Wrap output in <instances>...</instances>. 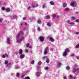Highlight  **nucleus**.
Listing matches in <instances>:
<instances>
[{
    "label": "nucleus",
    "instance_id": "obj_22",
    "mask_svg": "<svg viewBox=\"0 0 79 79\" xmlns=\"http://www.w3.org/2000/svg\"><path fill=\"white\" fill-rule=\"evenodd\" d=\"M31 6L32 7V8H35V5L34 3H33L31 5Z\"/></svg>",
    "mask_w": 79,
    "mask_h": 79
},
{
    "label": "nucleus",
    "instance_id": "obj_14",
    "mask_svg": "<svg viewBox=\"0 0 79 79\" xmlns=\"http://www.w3.org/2000/svg\"><path fill=\"white\" fill-rule=\"evenodd\" d=\"M17 18V16L16 15H14L11 17V19H14V18Z\"/></svg>",
    "mask_w": 79,
    "mask_h": 79
},
{
    "label": "nucleus",
    "instance_id": "obj_19",
    "mask_svg": "<svg viewBox=\"0 0 79 79\" xmlns=\"http://www.w3.org/2000/svg\"><path fill=\"white\" fill-rule=\"evenodd\" d=\"M50 16L49 15H47L46 16L45 19H50Z\"/></svg>",
    "mask_w": 79,
    "mask_h": 79
},
{
    "label": "nucleus",
    "instance_id": "obj_64",
    "mask_svg": "<svg viewBox=\"0 0 79 79\" xmlns=\"http://www.w3.org/2000/svg\"><path fill=\"white\" fill-rule=\"evenodd\" d=\"M32 48V47L31 46H30V48Z\"/></svg>",
    "mask_w": 79,
    "mask_h": 79
},
{
    "label": "nucleus",
    "instance_id": "obj_5",
    "mask_svg": "<svg viewBox=\"0 0 79 79\" xmlns=\"http://www.w3.org/2000/svg\"><path fill=\"white\" fill-rule=\"evenodd\" d=\"M10 41V39L9 38H7V43L9 45H10V44H11Z\"/></svg>",
    "mask_w": 79,
    "mask_h": 79
},
{
    "label": "nucleus",
    "instance_id": "obj_3",
    "mask_svg": "<svg viewBox=\"0 0 79 79\" xmlns=\"http://www.w3.org/2000/svg\"><path fill=\"white\" fill-rule=\"evenodd\" d=\"M48 51V48L47 47L45 49L44 51V53L45 55H46V54H47V52Z\"/></svg>",
    "mask_w": 79,
    "mask_h": 79
},
{
    "label": "nucleus",
    "instance_id": "obj_43",
    "mask_svg": "<svg viewBox=\"0 0 79 79\" xmlns=\"http://www.w3.org/2000/svg\"><path fill=\"white\" fill-rule=\"evenodd\" d=\"M29 43L28 44H27L26 45V47H27V48L29 46Z\"/></svg>",
    "mask_w": 79,
    "mask_h": 79
},
{
    "label": "nucleus",
    "instance_id": "obj_32",
    "mask_svg": "<svg viewBox=\"0 0 79 79\" xmlns=\"http://www.w3.org/2000/svg\"><path fill=\"white\" fill-rule=\"evenodd\" d=\"M18 68H19V67L18 66H15V69H18Z\"/></svg>",
    "mask_w": 79,
    "mask_h": 79
},
{
    "label": "nucleus",
    "instance_id": "obj_28",
    "mask_svg": "<svg viewBox=\"0 0 79 79\" xmlns=\"http://www.w3.org/2000/svg\"><path fill=\"white\" fill-rule=\"evenodd\" d=\"M66 69L68 70L70 69V67H69V66H68L66 67Z\"/></svg>",
    "mask_w": 79,
    "mask_h": 79
},
{
    "label": "nucleus",
    "instance_id": "obj_39",
    "mask_svg": "<svg viewBox=\"0 0 79 79\" xmlns=\"http://www.w3.org/2000/svg\"><path fill=\"white\" fill-rule=\"evenodd\" d=\"M25 53H27L28 52V50L25 49Z\"/></svg>",
    "mask_w": 79,
    "mask_h": 79
},
{
    "label": "nucleus",
    "instance_id": "obj_29",
    "mask_svg": "<svg viewBox=\"0 0 79 79\" xmlns=\"http://www.w3.org/2000/svg\"><path fill=\"white\" fill-rule=\"evenodd\" d=\"M34 19H35V17H33L31 18V21H32V20H34Z\"/></svg>",
    "mask_w": 79,
    "mask_h": 79
},
{
    "label": "nucleus",
    "instance_id": "obj_26",
    "mask_svg": "<svg viewBox=\"0 0 79 79\" xmlns=\"http://www.w3.org/2000/svg\"><path fill=\"white\" fill-rule=\"evenodd\" d=\"M61 65V63L59 62L57 64V66H60Z\"/></svg>",
    "mask_w": 79,
    "mask_h": 79
},
{
    "label": "nucleus",
    "instance_id": "obj_31",
    "mask_svg": "<svg viewBox=\"0 0 79 79\" xmlns=\"http://www.w3.org/2000/svg\"><path fill=\"white\" fill-rule=\"evenodd\" d=\"M24 79H30V78L29 77H25Z\"/></svg>",
    "mask_w": 79,
    "mask_h": 79
},
{
    "label": "nucleus",
    "instance_id": "obj_33",
    "mask_svg": "<svg viewBox=\"0 0 79 79\" xmlns=\"http://www.w3.org/2000/svg\"><path fill=\"white\" fill-rule=\"evenodd\" d=\"M36 75H37V76H40V74L39 73H38L37 72L36 73Z\"/></svg>",
    "mask_w": 79,
    "mask_h": 79
},
{
    "label": "nucleus",
    "instance_id": "obj_59",
    "mask_svg": "<svg viewBox=\"0 0 79 79\" xmlns=\"http://www.w3.org/2000/svg\"><path fill=\"white\" fill-rule=\"evenodd\" d=\"M24 25H25V26H26V25H27V23H24Z\"/></svg>",
    "mask_w": 79,
    "mask_h": 79
},
{
    "label": "nucleus",
    "instance_id": "obj_60",
    "mask_svg": "<svg viewBox=\"0 0 79 79\" xmlns=\"http://www.w3.org/2000/svg\"><path fill=\"white\" fill-rule=\"evenodd\" d=\"M2 20L1 19H0V22H2Z\"/></svg>",
    "mask_w": 79,
    "mask_h": 79
},
{
    "label": "nucleus",
    "instance_id": "obj_58",
    "mask_svg": "<svg viewBox=\"0 0 79 79\" xmlns=\"http://www.w3.org/2000/svg\"><path fill=\"white\" fill-rule=\"evenodd\" d=\"M30 51L31 52V53H32V49H30Z\"/></svg>",
    "mask_w": 79,
    "mask_h": 79
},
{
    "label": "nucleus",
    "instance_id": "obj_18",
    "mask_svg": "<svg viewBox=\"0 0 79 79\" xmlns=\"http://www.w3.org/2000/svg\"><path fill=\"white\" fill-rule=\"evenodd\" d=\"M71 19H72V20H75V19H76V17H73V16H72L71 17Z\"/></svg>",
    "mask_w": 79,
    "mask_h": 79
},
{
    "label": "nucleus",
    "instance_id": "obj_4",
    "mask_svg": "<svg viewBox=\"0 0 79 79\" xmlns=\"http://www.w3.org/2000/svg\"><path fill=\"white\" fill-rule=\"evenodd\" d=\"M24 57H25V55H24V54H20V59H23V58H24Z\"/></svg>",
    "mask_w": 79,
    "mask_h": 79
},
{
    "label": "nucleus",
    "instance_id": "obj_15",
    "mask_svg": "<svg viewBox=\"0 0 79 79\" xmlns=\"http://www.w3.org/2000/svg\"><path fill=\"white\" fill-rule=\"evenodd\" d=\"M69 51H70V50L69 49V48H67L65 49V52L68 53V52H69Z\"/></svg>",
    "mask_w": 79,
    "mask_h": 79
},
{
    "label": "nucleus",
    "instance_id": "obj_52",
    "mask_svg": "<svg viewBox=\"0 0 79 79\" xmlns=\"http://www.w3.org/2000/svg\"><path fill=\"white\" fill-rule=\"evenodd\" d=\"M67 23H70V21L68 20L67 21Z\"/></svg>",
    "mask_w": 79,
    "mask_h": 79
},
{
    "label": "nucleus",
    "instance_id": "obj_41",
    "mask_svg": "<svg viewBox=\"0 0 79 79\" xmlns=\"http://www.w3.org/2000/svg\"><path fill=\"white\" fill-rule=\"evenodd\" d=\"M39 6V4H36L35 5V7H38Z\"/></svg>",
    "mask_w": 79,
    "mask_h": 79
},
{
    "label": "nucleus",
    "instance_id": "obj_11",
    "mask_svg": "<svg viewBox=\"0 0 79 79\" xmlns=\"http://www.w3.org/2000/svg\"><path fill=\"white\" fill-rule=\"evenodd\" d=\"M37 22L38 24H40V23H42V21L40 19H38L37 20Z\"/></svg>",
    "mask_w": 79,
    "mask_h": 79
},
{
    "label": "nucleus",
    "instance_id": "obj_56",
    "mask_svg": "<svg viewBox=\"0 0 79 79\" xmlns=\"http://www.w3.org/2000/svg\"><path fill=\"white\" fill-rule=\"evenodd\" d=\"M75 34H79V33H78V32H76L75 33Z\"/></svg>",
    "mask_w": 79,
    "mask_h": 79
},
{
    "label": "nucleus",
    "instance_id": "obj_53",
    "mask_svg": "<svg viewBox=\"0 0 79 79\" xmlns=\"http://www.w3.org/2000/svg\"><path fill=\"white\" fill-rule=\"evenodd\" d=\"M66 76H64V77H63V79H66Z\"/></svg>",
    "mask_w": 79,
    "mask_h": 79
},
{
    "label": "nucleus",
    "instance_id": "obj_10",
    "mask_svg": "<svg viewBox=\"0 0 79 79\" xmlns=\"http://www.w3.org/2000/svg\"><path fill=\"white\" fill-rule=\"evenodd\" d=\"M49 39H50L51 42H55V40L53 39V38L52 37H50L49 38Z\"/></svg>",
    "mask_w": 79,
    "mask_h": 79
},
{
    "label": "nucleus",
    "instance_id": "obj_45",
    "mask_svg": "<svg viewBox=\"0 0 79 79\" xmlns=\"http://www.w3.org/2000/svg\"><path fill=\"white\" fill-rule=\"evenodd\" d=\"M24 75H22L21 76V78H23V77H24Z\"/></svg>",
    "mask_w": 79,
    "mask_h": 79
},
{
    "label": "nucleus",
    "instance_id": "obj_47",
    "mask_svg": "<svg viewBox=\"0 0 79 79\" xmlns=\"http://www.w3.org/2000/svg\"><path fill=\"white\" fill-rule=\"evenodd\" d=\"M72 78H73V76L70 75V76L69 77V78L71 79Z\"/></svg>",
    "mask_w": 79,
    "mask_h": 79
},
{
    "label": "nucleus",
    "instance_id": "obj_2",
    "mask_svg": "<svg viewBox=\"0 0 79 79\" xmlns=\"http://www.w3.org/2000/svg\"><path fill=\"white\" fill-rule=\"evenodd\" d=\"M4 64L8 68H9L11 66V63H8V60H6L4 62Z\"/></svg>",
    "mask_w": 79,
    "mask_h": 79
},
{
    "label": "nucleus",
    "instance_id": "obj_7",
    "mask_svg": "<svg viewBox=\"0 0 79 79\" xmlns=\"http://www.w3.org/2000/svg\"><path fill=\"white\" fill-rule=\"evenodd\" d=\"M40 39L41 42H44V38L43 36H40Z\"/></svg>",
    "mask_w": 79,
    "mask_h": 79
},
{
    "label": "nucleus",
    "instance_id": "obj_8",
    "mask_svg": "<svg viewBox=\"0 0 79 79\" xmlns=\"http://www.w3.org/2000/svg\"><path fill=\"white\" fill-rule=\"evenodd\" d=\"M67 54H68L67 52H65V51H64L62 54L63 56H66L67 55Z\"/></svg>",
    "mask_w": 79,
    "mask_h": 79
},
{
    "label": "nucleus",
    "instance_id": "obj_63",
    "mask_svg": "<svg viewBox=\"0 0 79 79\" xmlns=\"http://www.w3.org/2000/svg\"><path fill=\"white\" fill-rule=\"evenodd\" d=\"M20 25H21V26H23V24H22V23H21L20 24Z\"/></svg>",
    "mask_w": 79,
    "mask_h": 79
},
{
    "label": "nucleus",
    "instance_id": "obj_62",
    "mask_svg": "<svg viewBox=\"0 0 79 79\" xmlns=\"http://www.w3.org/2000/svg\"><path fill=\"white\" fill-rule=\"evenodd\" d=\"M73 79H76V78L75 77H73Z\"/></svg>",
    "mask_w": 79,
    "mask_h": 79
},
{
    "label": "nucleus",
    "instance_id": "obj_55",
    "mask_svg": "<svg viewBox=\"0 0 79 79\" xmlns=\"http://www.w3.org/2000/svg\"><path fill=\"white\" fill-rule=\"evenodd\" d=\"M77 59H78V60L79 59V56H77Z\"/></svg>",
    "mask_w": 79,
    "mask_h": 79
},
{
    "label": "nucleus",
    "instance_id": "obj_35",
    "mask_svg": "<svg viewBox=\"0 0 79 79\" xmlns=\"http://www.w3.org/2000/svg\"><path fill=\"white\" fill-rule=\"evenodd\" d=\"M75 22L76 23H79V20L78 19L75 20Z\"/></svg>",
    "mask_w": 79,
    "mask_h": 79
},
{
    "label": "nucleus",
    "instance_id": "obj_25",
    "mask_svg": "<svg viewBox=\"0 0 79 79\" xmlns=\"http://www.w3.org/2000/svg\"><path fill=\"white\" fill-rule=\"evenodd\" d=\"M44 69L46 71H47V70H48V67H45L44 68Z\"/></svg>",
    "mask_w": 79,
    "mask_h": 79
},
{
    "label": "nucleus",
    "instance_id": "obj_1",
    "mask_svg": "<svg viewBox=\"0 0 79 79\" xmlns=\"http://www.w3.org/2000/svg\"><path fill=\"white\" fill-rule=\"evenodd\" d=\"M23 32L22 31H20L18 32L16 36V40L18 43L20 44L21 42V41H23L24 39V37H23L21 39H19V36L20 35H23Z\"/></svg>",
    "mask_w": 79,
    "mask_h": 79
},
{
    "label": "nucleus",
    "instance_id": "obj_54",
    "mask_svg": "<svg viewBox=\"0 0 79 79\" xmlns=\"http://www.w3.org/2000/svg\"><path fill=\"white\" fill-rule=\"evenodd\" d=\"M27 9V10H30V7H28Z\"/></svg>",
    "mask_w": 79,
    "mask_h": 79
},
{
    "label": "nucleus",
    "instance_id": "obj_6",
    "mask_svg": "<svg viewBox=\"0 0 79 79\" xmlns=\"http://www.w3.org/2000/svg\"><path fill=\"white\" fill-rule=\"evenodd\" d=\"M77 68H76L74 67L73 68V73H76V71H77Z\"/></svg>",
    "mask_w": 79,
    "mask_h": 79
},
{
    "label": "nucleus",
    "instance_id": "obj_24",
    "mask_svg": "<svg viewBox=\"0 0 79 79\" xmlns=\"http://www.w3.org/2000/svg\"><path fill=\"white\" fill-rule=\"evenodd\" d=\"M50 5H54V2H53L51 1L50 2Z\"/></svg>",
    "mask_w": 79,
    "mask_h": 79
},
{
    "label": "nucleus",
    "instance_id": "obj_42",
    "mask_svg": "<svg viewBox=\"0 0 79 79\" xmlns=\"http://www.w3.org/2000/svg\"><path fill=\"white\" fill-rule=\"evenodd\" d=\"M2 10H5V8L4 7H2Z\"/></svg>",
    "mask_w": 79,
    "mask_h": 79
},
{
    "label": "nucleus",
    "instance_id": "obj_27",
    "mask_svg": "<svg viewBox=\"0 0 79 79\" xmlns=\"http://www.w3.org/2000/svg\"><path fill=\"white\" fill-rule=\"evenodd\" d=\"M34 62H35V61H34V60H33L31 61V64H34Z\"/></svg>",
    "mask_w": 79,
    "mask_h": 79
},
{
    "label": "nucleus",
    "instance_id": "obj_46",
    "mask_svg": "<svg viewBox=\"0 0 79 79\" xmlns=\"http://www.w3.org/2000/svg\"><path fill=\"white\" fill-rule=\"evenodd\" d=\"M55 16H56V14H53L52 15V17H55Z\"/></svg>",
    "mask_w": 79,
    "mask_h": 79
},
{
    "label": "nucleus",
    "instance_id": "obj_13",
    "mask_svg": "<svg viewBox=\"0 0 79 79\" xmlns=\"http://www.w3.org/2000/svg\"><path fill=\"white\" fill-rule=\"evenodd\" d=\"M63 6L64 8H65V7L67 6V4L65 2H63Z\"/></svg>",
    "mask_w": 79,
    "mask_h": 79
},
{
    "label": "nucleus",
    "instance_id": "obj_44",
    "mask_svg": "<svg viewBox=\"0 0 79 79\" xmlns=\"http://www.w3.org/2000/svg\"><path fill=\"white\" fill-rule=\"evenodd\" d=\"M38 31H40V27H38L37 28Z\"/></svg>",
    "mask_w": 79,
    "mask_h": 79
},
{
    "label": "nucleus",
    "instance_id": "obj_61",
    "mask_svg": "<svg viewBox=\"0 0 79 79\" xmlns=\"http://www.w3.org/2000/svg\"><path fill=\"white\" fill-rule=\"evenodd\" d=\"M75 14H78V12H77L76 13H75Z\"/></svg>",
    "mask_w": 79,
    "mask_h": 79
},
{
    "label": "nucleus",
    "instance_id": "obj_36",
    "mask_svg": "<svg viewBox=\"0 0 79 79\" xmlns=\"http://www.w3.org/2000/svg\"><path fill=\"white\" fill-rule=\"evenodd\" d=\"M69 24L73 25V24H74V23L73 22H71L69 23Z\"/></svg>",
    "mask_w": 79,
    "mask_h": 79
},
{
    "label": "nucleus",
    "instance_id": "obj_30",
    "mask_svg": "<svg viewBox=\"0 0 79 79\" xmlns=\"http://www.w3.org/2000/svg\"><path fill=\"white\" fill-rule=\"evenodd\" d=\"M69 9L68 8H65L64 10V11H69Z\"/></svg>",
    "mask_w": 79,
    "mask_h": 79
},
{
    "label": "nucleus",
    "instance_id": "obj_17",
    "mask_svg": "<svg viewBox=\"0 0 79 79\" xmlns=\"http://www.w3.org/2000/svg\"><path fill=\"white\" fill-rule=\"evenodd\" d=\"M9 11H10V8H8L6 10V13H8V12H9Z\"/></svg>",
    "mask_w": 79,
    "mask_h": 79
},
{
    "label": "nucleus",
    "instance_id": "obj_9",
    "mask_svg": "<svg viewBox=\"0 0 79 79\" xmlns=\"http://www.w3.org/2000/svg\"><path fill=\"white\" fill-rule=\"evenodd\" d=\"M76 5V3L75 2L71 3V6H74Z\"/></svg>",
    "mask_w": 79,
    "mask_h": 79
},
{
    "label": "nucleus",
    "instance_id": "obj_50",
    "mask_svg": "<svg viewBox=\"0 0 79 79\" xmlns=\"http://www.w3.org/2000/svg\"><path fill=\"white\" fill-rule=\"evenodd\" d=\"M43 8H45V5H43Z\"/></svg>",
    "mask_w": 79,
    "mask_h": 79
},
{
    "label": "nucleus",
    "instance_id": "obj_48",
    "mask_svg": "<svg viewBox=\"0 0 79 79\" xmlns=\"http://www.w3.org/2000/svg\"><path fill=\"white\" fill-rule=\"evenodd\" d=\"M5 55H6V57H8V54H6Z\"/></svg>",
    "mask_w": 79,
    "mask_h": 79
},
{
    "label": "nucleus",
    "instance_id": "obj_49",
    "mask_svg": "<svg viewBox=\"0 0 79 79\" xmlns=\"http://www.w3.org/2000/svg\"><path fill=\"white\" fill-rule=\"evenodd\" d=\"M71 56H74V54H71Z\"/></svg>",
    "mask_w": 79,
    "mask_h": 79
},
{
    "label": "nucleus",
    "instance_id": "obj_16",
    "mask_svg": "<svg viewBox=\"0 0 79 79\" xmlns=\"http://www.w3.org/2000/svg\"><path fill=\"white\" fill-rule=\"evenodd\" d=\"M50 59L49 58H48L46 59V61L47 63H48L49 62H50L49 61Z\"/></svg>",
    "mask_w": 79,
    "mask_h": 79
},
{
    "label": "nucleus",
    "instance_id": "obj_38",
    "mask_svg": "<svg viewBox=\"0 0 79 79\" xmlns=\"http://www.w3.org/2000/svg\"><path fill=\"white\" fill-rule=\"evenodd\" d=\"M17 76L18 77H19V73H18L17 74Z\"/></svg>",
    "mask_w": 79,
    "mask_h": 79
},
{
    "label": "nucleus",
    "instance_id": "obj_20",
    "mask_svg": "<svg viewBox=\"0 0 79 79\" xmlns=\"http://www.w3.org/2000/svg\"><path fill=\"white\" fill-rule=\"evenodd\" d=\"M48 58V56H45L43 57L42 59L44 60H45V58Z\"/></svg>",
    "mask_w": 79,
    "mask_h": 79
},
{
    "label": "nucleus",
    "instance_id": "obj_23",
    "mask_svg": "<svg viewBox=\"0 0 79 79\" xmlns=\"http://www.w3.org/2000/svg\"><path fill=\"white\" fill-rule=\"evenodd\" d=\"M47 25L49 27L51 26V23L49 22H48Z\"/></svg>",
    "mask_w": 79,
    "mask_h": 79
},
{
    "label": "nucleus",
    "instance_id": "obj_40",
    "mask_svg": "<svg viewBox=\"0 0 79 79\" xmlns=\"http://www.w3.org/2000/svg\"><path fill=\"white\" fill-rule=\"evenodd\" d=\"M77 74H78V73H79V68H77Z\"/></svg>",
    "mask_w": 79,
    "mask_h": 79
},
{
    "label": "nucleus",
    "instance_id": "obj_34",
    "mask_svg": "<svg viewBox=\"0 0 79 79\" xmlns=\"http://www.w3.org/2000/svg\"><path fill=\"white\" fill-rule=\"evenodd\" d=\"M2 58H5V57H6V56L5 55V54H4L3 55H2Z\"/></svg>",
    "mask_w": 79,
    "mask_h": 79
},
{
    "label": "nucleus",
    "instance_id": "obj_37",
    "mask_svg": "<svg viewBox=\"0 0 79 79\" xmlns=\"http://www.w3.org/2000/svg\"><path fill=\"white\" fill-rule=\"evenodd\" d=\"M79 44L77 45L76 46L75 48H79Z\"/></svg>",
    "mask_w": 79,
    "mask_h": 79
},
{
    "label": "nucleus",
    "instance_id": "obj_12",
    "mask_svg": "<svg viewBox=\"0 0 79 79\" xmlns=\"http://www.w3.org/2000/svg\"><path fill=\"white\" fill-rule=\"evenodd\" d=\"M19 55L22 54V53H23V50H22L21 49H19Z\"/></svg>",
    "mask_w": 79,
    "mask_h": 79
},
{
    "label": "nucleus",
    "instance_id": "obj_21",
    "mask_svg": "<svg viewBox=\"0 0 79 79\" xmlns=\"http://www.w3.org/2000/svg\"><path fill=\"white\" fill-rule=\"evenodd\" d=\"M42 64V62L41 61H39L38 63V66H40L41 64Z\"/></svg>",
    "mask_w": 79,
    "mask_h": 79
},
{
    "label": "nucleus",
    "instance_id": "obj_51",
    "mask_svg": "<svg viewBox=\"0 0 79 79\" xmlns=\"http://www.w3.org/2000/svg\"><path fill=\"white\" fill-rule=\"evenodd\" d=\"M26 19V17H24L23 19V20H25Z\"/></svg>",
    "mask_w": 79,
    "mask_h": 79
},
{
    "label": "nucleus",
    "instance_id": "obj_57",
    "mask_svg": "<svg viewBox=\"0 0 79 79\" xmlns=\"http://www.w3.org/2000/svg\"><path fill=\"white\" fill-rule=\"evenodd\" d=\"M74 66L75 67H77V65H75Z\"/></svg>",
    "mask_w": 79,
    "mask_h": 79
}]
</instances>
